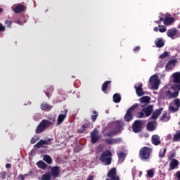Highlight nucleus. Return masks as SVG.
<instances>
[{
	"label": "nucleus",
	"instance_id": "obj_34",
	"mask_svg": "<svg viewBox=\"0 0 180 180\" xmlns=\"http://www.w3.org/2000/svg\"><path fill=\"white\" fill-rule=\"evenodd\" d=\"M44 161L47 162V164H51L53 162V159L49 155H44Z\"/></svg>",
	"mask_w": 180,
	"mask_h": 180
},
{
	"label": "nucleus",
	"instance_id": "obj_49",
	"mask_svg": "<svg viewBox=\"0 0 180 180\" xmlns=\"http://www.w3.org/2000/svg\"><path fill=\"white\" fill-rule=\"evenodd\" d=\"M38 140L39 139L37 138V136H35L31 139L30 143L31 144H34V143H36Z\"/></svg>",
	"mask_w": 180,
	"mask_h": 180
},
{
	"label": "nucleus",
	"instance_id": "obj_13",
	"mask_svg": "<svg viewBox=\"0 0 180 180\" xmlns=\"http://www.w3.org/2000/svg\"><path fill=\"white\" fill-rule=\"evenodd\" d=\"M53 139H48L46 141L41 139L39 142H37L34 145V147L36 148H41V147H43V146H44L45 144H46V146L51 144V143H50V141H51Z\"/></svg>",
	"mask_w": 180,
	"mask_h": 180
},
{
	"label": "nucleus",
	"instance_id": "obj_43",
	"mask_svg": "<svg viewBox=\"0 0 180 180\" xmlns=\"http://www.w3.org/2000/svg\"><path fill=\"white\" fill-rule=\"evenodd\" d=\"M160 113H153L150 117V119L153 120V122H155L157 119H158V117L160 116Z\"/></svg>",
	"mask_w": 180,
	"mask_h": 180
},
{
	"label": "nucleus",
	"instance_id": "obj_2",
	"mask_svg": "<svg viewBox=\"0 0 180 180\" xmlns=\"http://www.w3.org/2000/svg\"><path fill=\"white\" fill-rule=\"evenodd\" d=\"M56 121V118L52 119V122L49 121L47 120H43L37 126L35 133L37 134H40V133H43L47 127H50L51 124H53V122Z\"/></svg>",
	"mask_w": 180,
	"mask_h": 180
},
{
	"label": "nucleus",
	"instance_id": "obj_35",
	"mask_svg": "<svg viewBox=\"0 0 180 180\" xmlns=\"http://www.w3.org/2000/svg\"><path fill=\"white\" fill-rule=\"evenodd\" d=\"M51 174L50 173H46L42 175L41 180H51Z\"/></svg>",
	"mask_w": 180,
	"mask_h": 180
},
{
	"label": "nucleus",
	"instance_id": "obj_11",
	"mask_svg": "<svg viewBox=\"0 0 180 180\" xmlns=\"http://www.w3.org/2000/svg\"><path fill=\"white\" fill-rule=\"evenodd\" d=\"M114 126L115 127V130L118 133H121L123 130V126H124V122L122 120H117L114 122Z\"/></svg>",
	"mask_w": 180,
	"mask_h": 180
},
{
	"label": "nucleus",
	"instance_id": "obj_58",
	"mask_svg": "<svg viewBox=\"0 0 180 180\" xmlns=\"http://www.w3.org/2000/svg\"><path fill=\"white\" fill-rule=\"evenodd\" d=\"M11 167V164L7 163L6 164V168H10Z\"/></svg>",
	"mask_w": 180,
	"mask_h": 180
},
{
	"label": "nucleus",
	"instance_id": "obj_10",
	"mask_svg": "<svg viewBox=\"0 0 180 180\" xmlns=\"http://www.w3.org/2000/svg\"><path fill=\"white\" fill-rule=\"evenodd\" d=\"M91 141L92 144H96L99 141V132L98 129H94L91 133Z\"/></svg>",
	"mask_w": 180,
	"mask_h": 180
},
{
	"label": "nucleus",
	"instance_id": "obj_56",
	"mask_svg": "<svg viewBox=\"0 0 180 180\" xmlns=\"http://www.w3.org/2000/svg\"><path fill=\"white\" fill-rule=\"evenodd\" d=\"M176 176L178 180H180V172H177L176 173Z\"/></svg>",
	"mask_w": 180,
	"mask_h": 180
},
{
	"label": "nucleus",
	"instance_id": "obj_46",
	"mask_svg": "<svg viewBox=\"0 0 180 180\" xmlns=\"http://www.w3.org/2000/svg\"><path fill=\"white\" fill-rule=\"evenodd\" d=\"M168 52L167 51H165L163 53H162L160 56L159 58H165V57H168Z\"/></svg>",
	"mask_w": 180,
	"mask_h": 180
},
{
	"label": "nucleus",
	"instance_id": "obj_55",
	"mask_svg": "<svg viewBox=\"0 0 180 180\" xmlns=\"http://www.w3.org/2000/svg\"><path fill=\"white\" fill-rule=\"evenodd\" d=\"M140 46H136L134 49V51L136 53V51H140Z\"/></svg>",
	"mask_w": 180,
	"mask_h": 180
},
{
	"label": "nucleus",
	"instance_id": "obj_12",
	"mask_svg": "<svg viewBox=\"0 0 180 180\" xmlns=\"http://www.w3.org/2000/svg\"><path fill=\"white\" fill-rule=\"evenodd\" d=\"M179 165V161L176 159H172L169 162V167L168 169L169 172L170 171H174V169H176Z\"/></svg>",
	"mask_w": 180,
	"mask_h": 180
},
{
	"label": "nucleus",
	"instance_id": "obj_63",
	"mask_svg": "<svg viewBox=\"0 0 180 180\" xmlns=\"http://www.w3.org/2000/svg\"><path fill=\"white\" fill-rule=\"evenodd\" d=\"M46 96H47L48 98H50V94L46 92Z\"/></svg>",
	"mask_w": 180,
	"mask_h": 180
},
{
	"label": "nucleus",
	"instance_id": "obj_64",
	"mask_svg": "<svg viewBox=\"0 0 180 180\" xmlns=\"http://www.w3.org/2000/svg\"><path fill=\"white\" fill-rule=\"evenodd\" d=\"M63 113H68V110H64Z\"/></svg>",
	"mask_w": 180,
	"mask_h": 180
},
{
	"label": "nucleus",
	"instance_id": "obj_17",
	"mask_svg": "<svg viewBox=\"0 0 180 180\" xmlns=\"http://www.w3.org/2000/svg\"><path fill=\"white\" fill-rule=\"evenodd\" d=\"M134 89H136L137 96H143L146 94L144 90H143V84H139L138 86H135Z\"/></svg>",
	"mask_w": 180,
	"mask_h": 180
},
{
	"label": "nucleus",
	"instance_id": "obj_15",
	"mask_svg": "<svg viewBox=\"0 0 180 180\" xmlns=\"http://www.w3.org/2000/svg\"><path fill=\"white\" fill-rule=\"evenodd\" d=\"M174 105L176 107H174L172 105H170L169 107V110H170V112H178V110H179L180 108V100L179 98H176L174 100Z\"/></svg>",
	"mask_w": 180,
	"mask_h": 180
},
{
	"label": "nucleus",
	"instance_id": "obj_47",
	"mask_svg": "<svg viewBox=\"0 0 180 180\" xmlns=\"http://www.w3.org/2000/svg\"><path fill=\"white\" fill-rule=\"evenodd\" d=\"M0 178H1V179H5V178H6V172H1Z\"/></svg>",
	"mask_w": 180,
	"mask_h": 180
},
{
	"label": "nucleus",
	"instance_id": "obj_29",
	"mask_svg": "<svg viewBox=\"0 0 180 180\" xmlns=\"http://www.w3.org/2000/svg\"><path fill=\"white\" fill-rule=\"evenodd\" d=\"M112 99H113V102H115V103H119V102H120V101H122V96H120V95L117 93L113 95Z\"/></svg>",
	"mask_w": 180,
	"mask_h": 180
},
{
	"label": "nucleus",
	"instance_id": "obj_19",
	"mask_svg": "<svg viewBox=\"0 0 180 180\" xmlns=\"http://www.w3.org/2000/svg\"><path fill=\"white\" fill-rule=\"evenodd\" d=\"M176 34H178L176 28L169 29L167 32V36L170 37V39H174V37L176 36Z\"/></svg>",
	"mask_w": 180,
	"mask_h": 180
},
{
	"label": "nucleus",
	"instance_id": "obj_27",
	"mask_svg": "<svg viewBox=\"0 0 180 180\" xmlns=\"http://www.w3.org/2000/svg\"><path fill=\"white\" fill-rule=\"evenodd\" d=\"M155 44L156 46L158 47V49H161V47H164V45L165 44L164 43V40H162V38H158L155 41Z\"/></svg>",
	"mask_w": 180,
	"mask_h": 180
},
{
	"label": "nucleus",
	"instance_id": "obj_41",
	"mask_svg": "<svg viewBox=\"0 0 180 180\" xmlns=\"http://www.w3.org/2000/svg\"><path fill=\"white\" fill-rule=\"evenodd\" d=\"M165 154H167V148H165L163 149V151L162 152H160L159 153V157L160 158H164V157L165 156Z\"/></svg>",
	"mask_w": 180,
	"mask_h": 180
},
{
	"label": "nucleus",
	"instance_id": "obj_44",
	"mask_svg": "<svg viewBox=\"0 0 180 180\" xmlns=\"http://www.w3.org/2000/svg\"><path fill=\"white\" fill-rule=\"evenodd\" d=\"M122 139L117 138V139H112V144H119V143H121Z\"/></svg>",
	"mask_w": 180,
	"mask_h": 180
},
{
	"label": "nucleus",
	"instance_id": "obj_54",
	"mask_svg": "<svg viewBox=\"0 0 180 180\" xmlns=\"http://www.w3.org/2000/svg\"><path fill=\"white\" fill-rule=\"evenodd\" d=\"M162 120H168V118H167V113H164L161 118Z\"/></svg>",
	"mask_w": 180,
	"mask_h": 180
},
{
	"label": "nucleus",
	"instance_id": "obj_32",
	"mask_svg": "<svg viewBox=\"0 0 180 180\" xmlns=\"http://www.w3.org/2000/svg\"><path fill=\"white\" fill-rule=\"evenodd\" d=\"M119 161L120 162H123L124 161V158H126V153L121 152L120 153H117Z\"/></svg>",
	"mask_w": 180,
	"mask_h": 180
},
{
	"label": "nucleus",
	"instance_id": "obj_45",
	"mask_svg": "<svg viewBox=\"0 0 180 180\" xmlns=\"http://www.w3.org/2000/svg\"><path fill=\"white\" fill-rule=\"evenodd\" d=\"M103 141H104L105 143H107V144L108 146H112V144H113V141L112 139H109L108 138L103 139Z\"/></svg>",
	"mask_w": 180,
	"mask_h": 180
},
{
	"label": "nucleus",
	"instance_id": "obj_40",
	"mask_svg": "<svg viewBox=\"0 0 180 180\" xmlns=\"http://www.w3.org/2000/svg\"><path fill=\"white\" fill-rule=\"evenodd\" d=\"M148 178H153L154 176V170L149 169L147 171Z\"/></svg>",
	"mask_w": 180,
	"mask_h": 180
},
{
	"label": "nucleus",
	"instance_id": "obj_8",
	"mask_svg": "<svg viewBox=\"0 0 180 180\" xmlns=\"http://www.w3.org/2000/svg\"><path fill=\"white\" fill-rule=\"evenodd\" d=\"M116 174V168L113 167L107 174V176L110 179H106L105 180H120L119 176Z\"/></svg>",
	"mask_w": 180,
	"mask_h": 180
},
{
	"label": "nucleus",
	"instance_id": "obj_61",
	"mask_svg": "<svg viewBox=\"0 0 180 180\" xmlns=\"http://www.w3.org/2000/svg\"><path fill=\"white\" fill-rule=\"evenodd\" d=\"M165 19L163 18H160L159 21L164 22Z\"/></svg>",
	"mask_w": 180,
	"mask_h": 180
},
{
	"label": "nucleus",
	"instance_id": "obj_48",
	"mask_svg": "<svg viewBox=\"0 0 180 180\" xmlns=\"http://www.w3.org/2000/svg\"><path fill=\"white\" fill-rule=\"evenodd\" d=\"M175 155H176V153H172L170 155L168 156V160H170L171 161H172V160L175 158Z\"/></svg>",
	"mask_w": 180,
	"mask_h": 180
},
{
	"label": "nucleus",
	"instance_id": "obj_9",
	"mask_svg": "<svg viewBox=\"0 0 180 180\" xmlns=\"http://www.w3.org/2000/svg\"><path fill=\"white\" fill-rule=\"evenodd\" d=\"M141 108H144V105L139 103H134L127 110V113H133V112H136V113H139V112L141 111Z\"/></svg>",
	"mask_w": 180,
	"mask_h": 180
},
{
	"label": "nucleus",
	"instance_id": "obj_1",
	"mask_svg": "<svg viewBox=\"0 0 180 180\" xmlns=\"http://www.w3.org/2000/svg\"><path fill=\"white\" fill-rule=\"evenodd\" d=\"M178 95H179L178 90L172 92L168 87H163L160 92V99H174V98H178Z\"/></svg>",
	"mask_w": 180,
	"mask_h": 180
},
{
	"label": "nucleus",
	"instance_id": "obj_36",
	"mask_svg": "<svg viewBox=\"0 0 180 180\" xmlns=\"http://www.w3.org/2000/svg\"><path fill=\"white\" fill-rule=\"evenodd\" d=\"M5 25H7V27L11 28L12 27V19H11V18H8V19H6L5 20Z\"/></svg>",
	"mask_w": 180,
	"mask_h": 180
},
{
	"label": "nucleus",
	"instance_id": "obj_3",
	"mask_svg": "<svg viewBox=\"0 0 180 180\" xmlns=\"http://www.w3.org/2000/svg\"><path fill=\"white\" fill-rule=\"evenodd\" d=\"M153 153V148L147 146L142 147L139 150V158L143 161L150 160V157Z\"/></svg>",
	"mask_w": 180,
	"mask_h": 180
},
{
	"label": "nucleus",
	"instance_id": "obj_26",
	"mask_svg": "<svg viewBox=\"0 0 180 180\" xmlns=\"http://www.w3.org/2000/svg\"><path fill=\"white\" fill-rule=\"evenodd\" d=\"M65 117H67V114H60L58 117L57 126H60L65 120Z\"/></svg>",
	"mask_w": 180,
	"mask_h": 180
},
{
	"label": "nucleus",
	"instance_id": "obj_25",
	"mask_svg": "<svg viewBox=\"0 0 180 180\" xmlns=\"http://www.w3.org/2000/svg\"><path fill=\"white\" fill-rule=\"evenodd\" d=\"M110 84H112V81H105L101 86V90L103 91V92H104V94H106L107 91H108V87L109 86V85H110Z\"/></svg>",
	"mask_w": 180,
	"mask_h": 180
},
{
	"label": "nucleus",
	"instance_id": "obj_4",
	"mask_svg": "<svg viewBox=\"0 0 180 180\" xmlns=\"http://www.w3.org/2000/svg\"><path fill=\"white\" fill-rule=\"evenodd\" d=\"M100 161L104 162L105 165L112 164V152L109 150L103 151L100 156Z\"/></svg>",
	"mask_w": 180,
	"mask_h": 180
},
{
	"label": "nucleus",
	"instance_id": "obj_59",
	"mask_svg": "<svg viewBox=\"0 0 180 180\" xmlns=\"http://www.w3.org/2000/svg\"><path fill=\"white\" fill-rule=\"evenodd\" d=\"M153 30H154V32H158L159 30H158V27H155L153 28Z\"/></svg>",
	"mask_w": 180,
	"mask_h": 180
},
{
	"label": "nucleus",
	"instance_id": "obj_22",
	"mask_svg": "<svg viewBox=\"0 0 180 180\" xmlns=\"http://www.w3.org/2000/svg\"><path fill=\"white\" fill-rule=\"evenodd\" d=\"M12 9L15 13H22L25 11V6L18 4L15 8L13 7Z\"/></svg>",
	"mask_w": 180,
	"mask_h": 180
},
{
	"label": "nucleus",
	"instance_id": "obj_62",
	"mask_svg": "<svg viewBox=\"0 0 180 180\" xmlns=\"http://www.w3.org/2000/svg\"><path fill=\"white\" fill-rule=\"evenodd\" d=\"M155 23H157V25H160V23H161V22H160V20H158V21H155Z\"/></svg>",
	"mask_w": 180,
	"mask_h": 180
},
{
	"label": "nucleus",
	"instance_id": "obj_53",
	"mask_svg": "<svg viewBox=\"0 0 180 180\" xmlns=\"http://www.w3.org/2000/svg\"><path fill=\"white\" fill-rule=\"evenodd\" d=\"M5 27L2 25V23H0V32H5Z\"/></svg>",
	"mask_w": 180,
	"mask_h": 180
},
{
	"label": "nucleus",
	"instance_id": "obj_31",
	"mask_svg": "<svg viewBox=\"0 0 180 180\" xmlns=\"http://www.w3.org/2000/svg\"><path fill=\"white\" fill-rule=\"evenodd\" d=\"M117 134H119V132L116 131V129H114L112 131L105 134L104 137H112L113 136H116Z\"/></svg>",
	"mask_w": 180,
	"mask_h": 180
},
{
	"label": "nucleus",
	"instance_id": "obj_5",
	"mask_svg": "<svg viewBox=\"0 0 180 180\" xmlns=\"http://www.w3.org/2000/svg\"><path fill=\"white\" fill-rule=\"evenodd\" d=\"M173 77V82L175 84L172 86V89L173 91H180V72H177L172 75Z\"/></svg>",
	"mask_w": 180,
	"mask_h": 180
},
{
	"label": "nucleus",
	"instance_id": "obj_23",
	"mask_svg": "<svg viewBox=\"0 0 180 180\" xmlns=\"http://www.w3.org/2000/svg\"><path fill=\"white\" fill-rule=\"evenodd\" d=\"M155 123H157V121H151L148 122L146 125L148 131H154V130H155V127L154 126Z\"/></svg>",
	"mask_w": 180,
	"mask_h": 180
},
{
	"label": "nucleus",
	"instance_id": "obj_57",
	"mask_svg": "<svg viewBox=\"0 0 180 180\" xmlns=\"http://www.w3.org/2000/svg\"><path fill=\"white\" fill-rule=\"evenodd\" d=\"M87 180H94V176H89Z\"/></svg>",
	"mask_w": 180,
	"mask_h": 180
},
{
	"label": "nucleus",
	"instance_id": "obj_18",
	"mask_svg": "<svg viewBox=\"0 0 180 180\" xmlns=\"http://www.w3.org/2000/svg\"><path fill=\"white\" fill-rule=\"evenodd\" d=\"M51 174L53 178V179H56L60 175V167H53L51 169Z\"/></svg>",
	"mask_w": 180,
	"mask_h": 180
},
{
	"label": "nucleus",
	"instance_id": "obj_50",
	"mask_svg": "<svg viewBox=\"0 0 180 180\" xmlns=\"http://www.w3.org/2000/svg\"><path fill=\"white\" fill-rule=\"evenodd\" d=\"M96 119H98V114L91 115V120H92L93 122H96Z\"/></svg>",
	"mask_w": 180,
	"mask_h": 180
},
{
	"label": "nucleus",
	"instance_id": "obj_6",
	"mask_svg": "<svg viewBox=\"0 0 180 180\" xmlns=\"http://www.w3.org/2000/svg\"><path fill=\"white\" fill-rule=\"evenodd\" d=\"M132 130L134 133H140L143 130V121L135 120L132 124Z\"/></svg>",
	"mask_w": 180,
	"mask_h": 180
},
{
	"label": "nucleus",
	"instance_id": "obj_28",
	"mask_svg": "<svg viewBox=\"0 0 180 180\" xmlns=\"http://www.w3.org/2000/svg\"><path fill=\"white\" fill-rule=\"evenodd\" d=\"M52 108L53 107L51 105H50L49 104H48L47 103H43L41 105V109L42 110H51Z\"/></svg>",
	"mask_w": 180,
	"mask_h": 180
},
{
	"label": "nucleus",
	"instance_id": "obj_24",
	"mask_svg": "<svg viewBox=\"0 0 180 180\" xmlns=\"http://www.w3.org/2000/svg\"><path fill=\"white\" fill-rule=\"evenodd\" d=\"M174 22H175L174 18L173 17L165 18L164 20V25H165V26H170V25L172 23H174Z\"/></svg>",
	"mask_w": 180,
	"mask_h": 180
},
{
	"label": "nucleus",
	"instance_id": "obj_39",
	"mask_svg": "<svg viewBox=\"0 0 180 180\" xmlns=\"http://www.w3.org/2000/svg\"><path fill=\"white\" fill-rule=\"evenodd\" d=\"M151 113H139L137 117L141 119V117H148Z\"/></svg>",
	"mask_w": 180,
	"mask_h": 180
},
{
	"label": "nucleus",
	"instance_id": "obj_33",
	"mask_svg": "<svg viewBox=\"0 0 180 180\" xmlns=\"http://www.w3.org/2000/svg\"><path fill=\"white\" fill-rule=\"evenodd\" d=\"M124 120L125 122H131V120H133V115L131 113L125 114Z\"/></svg>",
	"mask_w": 180,
	"mask_h": 180
},
{
	"label": "nucleus",
	"instance_id": "obj_30",
	"mask_svg": "<svg viewBox=\"0 0 180 180\" xmlns=\"http://www.w3.org/2000/svg\"><path fill=\"white\" fill-rule=\"evenodd\" d=\"M37 165L39 168H41V169H46V168H47V165L41 160L39 161Z\"/></svg>",
	"mask_w": 180,
	"mask_h": 180
},
{
	"label": "nucleus",
	"instance_id": "obj_42",
	"mask_svg": "<svg viewBox=\"0 0 180 180\" xmlns=\"http://www.w3.org/2000/svg\"><path fill=\"white\" fill-rule=\"evenodd\" d=\"M86 127H88V126L85 125V124H83L81 127V129H78L77 130V132L78 133H84L85 131V129H86Z\"/></svg>",
	"mask_w": 180,
	"mask_h": 180
},
{
	"label": "nucleus",
	"instance_id": "obj_38",
	"mask_svg": "<svg viewBox=\"0 0 180 180\" xmlns=\"http://www.w3.org/2000/svg\"><path fill=\"white\" fill-rule=\"evenodd\" d=\"M158 28H159V32L160 33H165V32H167V27L164 25H159Z\"/></svg>",
	"mask_w": 180,
	"mask_h": 180
},
{
	"label": "nucleus",
	"instance_id": "obj_7",
	"mask_svg": "<svg viewBox=\"0 0 180 180\" xmlns=\"http://www.w3.org/2000/svg\"><path fill=\"white\" fill-rule=\"evenodd\" d=\"M149 84L152 86L153 89H158V86H160V79H158V76H157V75H152L150 77Z\"/></svg>",
	"mask_w": 180,
	"mask_h": 180
},
{
	"label": "nucleus",
	"instance_id": "obj_16",
	"mask_svg": "<svg viewBox=\"0 0 180 180\" xmlns=\"http://www.w3.org/2000/svg\"><path fill=\"white\" fill-rule=\"evenodd\" d=\"M150 101H151V98L148 96H143L139 99V102L141 104L139 105H143V106H147L150 103Z\"/></svg>",
	"mask_w": 180,
	"mask_h": 180
},
{
	"label": "nucleus",
	"instance_id": "obj_21",
	"mask_svg": "<svg viewBox=\"0 0 180 180\" xmlns=\"http://www.w3.org/2000/svg\"><path fill=\"white\" fill-rule=\"evenodd\" d=\"M152 144L154 146H160L161 144V140L160 139V136L158 135H153L151 137Z\"/></svg>",
	"mask_w": 180,
	"mask_h": 180
},
{
	"label": "nucleus",
	"instance_id": "obj_52",
	"mask_svg": "<svg viewBox=\"0 0 180 180\" xmlns=\"http://www.w3.org/2000/svg\"><path fill=\"white\" fill-rule=\"evenodd\" d=\"M58 98V99H60V98H62V99H60V100H59V102H63V101H65V95L59 96Z\"/></svg>",
	"mask_w": 180,
	"mask_h": 180
},
{
	"label": "nucleus",
	"instance_id": "obj_14",
	"mask_svg": "<svg viewBox=\"0 0 180 180\" xmlns=\"http://www.w3.org/2000/svg\"><path fill=\"white\" fill-rule=\"evenodd\" d=\"M153 110L154 106L149 105L147 107L141 108V111H139L138 113H153Z\"/></svg>",
	"mask_w": 180,
	"mask_h": 180
},
{
	"label": "nucleus",
	"instance_id": "obj_51",
	"mask_svg": "<svg viewBox=\"0 0 180 180\" xmlns=\"http://www.w3.org/2000/svg\"><path fill=\"white\" fill-rule=\"evenodd\" d=\"M162 110H164V108H160L159 109L156 110L154 113H162Z\"/></svg>",
	"mask_w": 180,
	"mask_h": 180
},
{
	"label": "nucleus",
	"instance_id": "obj_20",
	"mask_svg": "<svg viewBox=\"0 0 180 180\" xmlns=\"http://www.w3.org/2000/svg\"><path fill=\"white\" fill-rule=\"evenodd\" d=\"M176 63H178V60H176V59L169 60L165 66L166 71H169V70H172V65L173 67H175V64H176Z\"/></svg>",
	"mask_w": 180,
	"mask_h": 180
},
{
	"label": "nucleus",
	"instance_id": "obj_37",
	"mask_svg": "<svg viewBox=\"0 0 180 180\" xmlns=\"http://www.w3.org/2000/svg\"><path fill=\"white\" fill-rule=\"evenodd\" d=\"M173 140L174 141H179L180 140V131H178L176 134L174 135Z\"/></svg>",
	"mask_w": 180,
	"mask_h": 180
},
{
	"label": "nucleus",
	"instance_id": "obj_60",
	"mask_svg": "<svg viewBox=\"0 0 180 180\" xmlns=\"http://www.w3.org/2000/svg\"><path fill=\"white\" fill-rule=\"evenodd\" d=\"M16 23H18V25H22V21L18 20H17Z\"/></svg>",
	"mask_w": 180,
	"mask_h": 180
}]
</instances>
